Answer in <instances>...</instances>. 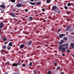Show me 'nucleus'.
Returning <instances> with one entry per match:
<instances>
[{
    "label": "nucleus",
    "instance_id": "nucleus-61",
    "mask_svg": "<svg viewBox=\"0 0 74 74\" xmlns=\"http://www.w3.org/2000/svg\"><path fill=\"white\" fill-rule=\"evenodd\" d=\"M1 32V30L0 29V32Z\"/></svg>",
    "mask_w": 74,
    "mask_h": 74
},
{
    "label": "nucleus",
    "instance_id": "nucleus-10",
    "mask_svg": "<svg viewBox=\"0 0 74 74\" xmlns=\"http://www.w3.org/2000/svg\"><path fill=\"white\" fill-rule=\"evenodd\" d=\"M25 45H24L22 44L20 46V48H23L24 47Z\"/></svg>",
    "mask_w": 74,
    "mask_h": 74
},
{
    "label": "nucleus",
    "instance_id": "nucleus-59",
    "mask_svg": "<svg viewBox=\"0 0 74 74\" xmlns=\"http://www.w3.org/2000/svg\"><path fill=\"white\" fill-rule=\"evenodd\" d=\"M40 37H42V36H40Z\"/></svg>",
    "mask_w": 74,
    "mask_h": 74
},
{
    "label": "nucleus",
    "instance_id": "nucleus-4",
    "mask_svg": "<svg viewBox=\"0 0 74 74\" xmlns=\"http://www.w3.org/2000/svg\"><path fill=\"white\" fill-rule=\"evenodd\" d=\"M71 47L72 48V49H74V44L73 43H71Z\"/></svg>",
    "mask_w": 74,
    "mask_h": 74
},
{
    "label": "nucleus",
    "instance_id": "nucleus-7",
    "mask_svg": "<svg viewBox=\"0 0 74 74\" xmlns=\"http://www.w3.org/2000/svg\"><path fill=\"white\" fill-rule=\"evenodd\" d=\"M65 35L64 34H60L59 36V37H63V36H64Z\"/></svg>",
    "mask_w": 74,
    "mask_h": 74
},
{
    "label": "nucleus",
    "instance_id": "nucleus-48",
    "mask_svg": "<svg viewBox=\"0 0 74 74\" xmlns=\"http://www.w3.org/2000/svg\"><path fill=\"white\" fill-rule=\"evenodd\" d=\"M67 14L68 15H69V14H70V13L68 12Z\"/></svg>",
    "mask_w": 74,
    "mask_h": 74
},
{
    "label": "nucleus",
    "instance_id": "nucleus-22",
    "mask_svg": "<svg viewBox=\"0 0 74 74\" xmlns=\"http://www.w3.org/2000/svg\"><path fill=\"white\" fill-rule=\"evenodd\" d=\"M7 48H8V50H10V49H11V47H9V46H8L7 47Z\"/></svg>",
    "mask_w": 74,
    "mask_h": 74
},
{
    "label": "nucleus",
    "instance_id": "nucleus-16",
    "mask_svg": "<svg viewBox=\"0 0 74 74\" xmlns=\"http://www.w3.org/2000/svg\"><path fill=\"white\" fill-rule=\"evenodd\" d=\"M30 3L32 5H35V4H36V3H35L32 2H30Z\"/></svg>",
    "mask_w": 74,
    "mask_h": 74
},
{
    "label": "nucleus",
    "instance_id": "nucleus-35",
    "mask_svg": "<svg viewBox=\"0 0 74 74\" xmlns=\"http://www.w3.org/2000/svg\"><path fill=\"white\" fill-rule=\"evenodd\" d=\"M25 12H27L28 11V10L27 9H26L25 10Z\"/></svg>",
    "mask_w": 74,
    "mask_h": 74
},
{
    "label": "nucleus",
    "instance_id": "nucleus-54",
    "mask_svg": "<svg viewBox=\"0 0 74 74\" xmlns=\"http://www.w3.org/2000/svg\"><path fill=\"white\" fill-rule=\"evenodd\" d=\"M72 56L73 57V58H74V55H73Z\"/></svg>",
    "mask_w": 74,
    "mask_h": 74
},
{
    "label": "nucleus",
    "instance_id": "nucleus-18",
    "mask_svg": "<svg viewBox=\"0 0 74 74\" xmlns=\"http://www.w3.org/2000/svg\"><path fill=\"white\" fill-rule=\"evenodd\" d=\"M3 40L4 41H5L7 40V38L5 37H4L3 38Z\"/></svg>",
    "mask_w": 74,
    "mask_h": 74
},
{
    "label": "nucleus",
    "instance_id": "nucleus-38",
    "mask_svg": "<svg viewBox=\"0 0 74 74\" xmlns=\"http://www.w3.org/2000/svg\"><path fill=\"white\" fill-rule=\"evenodd\" d=\"M39 45H41V46H42V43H39Z\"/></svg>",
    "mask_w": 74,
    "mask_h": 74
},
{
    "label": "nucleus",
    "instance_id": "nucleus-31",
    "mask_svg": "<svg viewBox=\"0 0 74 74\" xmlns=\"http://www.w3.org/2000/svg\"><path fill=\"white\" fill-rule=\"evenodd\" d=\"M69 29H69V28L67 27V28H66V31H68V30H69Z\"/></svg>",
    "mask_w": 74,
    "mask_h": 74
},
{
    "label": "nucleus",
    "instance_id": "nucleus-43",
    "mask_svg": "<svg viewBox=\"0 0 74 74\" xmlns=\"http://www.w3.org/2000/svg\"><path fill=\"white\" fill-rule=\"evenodd\" d=\"M62 56H65V54H62Z\"/></svg>",
    "mask_w": 74,
    "mask_h": 74
},
{
    "label": "nucleus",
    "instance_id": "nucleus-13",
    "mask_svg": "<svg viewBox=\"0 0 74 74\" xmlns=\"http://www.w3.org/2000/svg\"><path fill=\"white\" fill-rule=\"evenodd\" d=\"M10 15L12 16H13V17H15V16L14 15V14L12 13L10 14Z\"/></svg>",
    "mask_w": 74,
    "mask_h": 74
},
{
    "label": "nucleus",
    "instance_id": "nucleus-60",
    "mask_svg": "<svg viewBox=\"0 0 74 74\" xmlns=\"http://www.w3.org/2000/svg\"><path fill=\"white\" fill-rule=\"evenodd\" d=\"M45 28V27H44V28H43V29H44Z\"/></svg>",
    "mask_w": 74,
    "mask_h": 74
},
{
    "label": "nucleus",
    "instance_id": "nucleus-39",
    "mask_svg": "<svg viewBox=\"0 0 74 74\" xmlns=\"http://www.w3.org/2000/svg\"><path fill=\"white\" fill-rule=\"evenodd\" d=\"M38 32H40V31H37L36 32V33H37H37H38Z\"/></svg>",
    "mask_w": 74,
    "mask_h": 74
},
{
    "label": "nucleus",
    "instance_id": "nucleus-44",
    "mask_svg": "<svg viewBox=\"0 0 74 74\" xmlns=\"http://www.w3.org/2000/svg\"><path fill=\"white\" fill-rule=\"evenodd\" d=\"M15 34H18V32H16L15 33Z\"/></svg>",
    "mask_w": 74,
    "mask_h": 74
},
{
    "label": "nucleus",
    "instance_id": "nucleus-21",
    "mask_svg": "<svg viewBox=\"0 0 74 74\" xmlns=\"http://www.w3.org/2000/svg\"><path fill=\"white\" fill-rule=\"evenodd\" d=\"M51 74V71H49L47 72V74Z\"/></svg>",
    "mask_w": 74,
    "mask_h": 74
},
{
    "label": "nucleus",
    "instance_id": "nucleus-26",
    "mask_svg": "<svg viewBox=\"0 0 74 74\" xmlns=\"http://www.w3.org/2000/svg\"><path fill=\"white\" fill-rule=\"evenodd\" d=\"M37 4H38V5H40V4H41V2H37Z\"/></svg>",
    "mask_w": 74,
    "mask_h": 74
},
{
    "label": "nucleus",
    "instance_id": "nucleus-64",
    "mask_svg": "<svg viewBox=\"0 0 74 74\" xmlns=\"http://www.w3.org/2000/svg\"><path fill=\"white\" fill-rule=\"evenodd\" d=\"M45 22L43 21V22Z\"/></svg>",
    "mask_w": 74,
    "mask_h": 74
},
{
    "label": "nucleus",
    "instance_id": "nucleus-19",
    "mask_svg": "<svg viewBox=\"0 0 74 74\" xmlns=\"http://www.w3.org/2000/svg\"><path fill=\"white\" fill-rule=\"evenodd\" d=\"M3 49H5L6 48V45H4L3 47Z\"/></svg>",
    "mask_w": 74,
    "mask_h": 74
},
{
    "label": "nucleus",
    "instance_id": "nucleus-27",
    "mask_svg": "<svg viewBox=\"0 0 74 74\" xmlns=\"http://www.w3.org/2000/svg\"><path fill=\"white\" fill-rule=\"evenodd\" d=\"M20 65V63L19 62H17L16 64V65L17 66H18V65Z\"/></svg>",
    "mask_w": 74,
    "mask_h": 74
},
{
    "label": "nucleus",
    "instance_id": "nucleus-34",
    "mask_svg": "<svg viewBox=\"0 0 74 74\" xmlns=\"http://www.w3.org/2000/svg\"><path fill=\"white\" fill-rule=\"evenodd\" d=\"M61 42L62 43H63L64 42V41L63 40H61Z\"/></svg>",
    "mask_w": 74,
    "mask_h": 74
},
{
    "label": "nucleus",
    "instance_id": "nucleus-47",
    "mask_svg": "<svg viewBox=\"0 0 74 74\" xmlns=\"http://www.w3.org/2000/svg\"><path fill=\"white\" fill-rule=\"evenodd\" d=\"M34 0H31V1H32V2H33Z\"/></svg>",
    "mask_w": 74,
    "mask_h": 74
},
{
    "label": "nucleus",
    "instance_id": "nucleus-17",
    "mask_svg": "<svg viewBox=\"0 0 74 74\" xmlns=\"http://www.w3.org/2000/svg\"><path fill=\"white\" fill-rule=\"evenodd\" d=\"M32 42L31 41H30L28 43V45H31V44H32Z\"/></svg>",
    "mask_w": 74,
    "mask_h": 74
},
{
    "label": "nucleus",
    "instance_id": "nucleus-23",
    "mask_svg": "<svg viewBox=\"0 0 74 74\" xmlns=\"http://www.w3.org/2000/svg\"><path fill=\"white\" fill-rule=\"evenodd\" d=\"M11 1L12 3H15V0H11Z\"/></svg>",
    "mask_w": 74,
    "mask_h": 74
},
{
    "label": "nucleus",
    "instance_id": "nucleus-14",
    "mask_svg": "<svg viewBox=\"0 0 74 74\" xmlns=\"http://www.w3.org/2000/svg\"><path fill=\"white\" fill-rule=\"evenodd\" d=\"M36 53L34 52H33V53H32L31 54V56H33V55H36Z\"/></svg>",
    "mask_w": 74,
    "mask_h": 74
},
{
    "label": "nucleus",
    "instance_id": "nucleus-25",
    "mask_svg": "<svg viewBox=\"0 0 74 74\" xmlns=\"http://www.w3.org/2000/svg\"><path fill=\"white\" fill-rule=\"evenodd\" d=\"M67 5L69 6V7H70V6L71 5V3H68Z\"/></svg>",
    "mask_w": 74,
    "mask_h": 74
},
{
    "label": "nucleus",
    "instance_id": "nucleus-42",
    "mask_svg": "<svg viewBox=\"0 0 74 74\" xmlns=\"http://www.w3.org/2000/svg\"><path fill=\"white\" fill-rule=\"evenodd\" d=\"M6 64H8V65H9V64H10V63H9V62H8L6 63Z\"/></svg>",
    "mask_w": 74,
    "mask_h": 74
},
{
    "label": "nucleus",
    "instance_id": "nucleus-6",
    "mask_svg": "<svg viewBox=\"0 0 74 74\" xmlns=\"http://www.w3.org/2000/svg\"><path fill=\"white\" fill-rule=\"evenodd\" d=\"M62 45L64 47L66 46H69V44L66 43V44H63Z\"/></svg>",
    "mask_w": 74,
    "mask_h": 74
},
{
    "label": "nucleus",
    "instance_id": "nucleus-52",
    "mask_svg": "<svg viewBox=\"0 0 74 74\" xmlns=\"http://www.w3.org/2000/svg\"><path fill=\"white\" fill-rule=\"evenodd\" d=\"M4 29L6 30V27H5Z\"/></svg>",
    "mask_w": 74,
    "mask_h": 74
},
{
    "label": "nucleus",
    "instance_id": "nucleus-33",
    "mask_svg": "<svg viewBox=\"0 0 74 74\" xmlns=\"http://www.w3.org/2000/svg\"><path fill=\"white\" fill-rule=\"evenodd\" d=\"M67 52L68 53H70V50H67Z\"/></svg>",
    "mask_w": 74,
    "mask_h": 74
},
{
    "label": "nucleus",
    "instance_id": "nucleus-45",
    "mask_svg": "<svg viewBox=\"0 0 74 74\" xmlns=\"http://www.w3.org/2000/svg\"><path fill=\"white\" fill-rule=\"evenodd\" d=\"M58 32H60L61 31L60 29H58Z\"/></svg>",
    "mask_w": 74,
    "mask_h": 74
},
{
    "label": "nucleus",
    "instance_id": "nucleus-49",
    "mask_svg": "<svg viewBox=\"0 0 74 74\" xmlns=\"http://www.w3.org/2000/svg\"><path fill=\"white\" fill-rule=\"evenodd\" d=\"M67 21H68V22H69V19H67Z\"/></svg>",
    "mask_w": 74,
    "mask_h": 74
},
{
    "label": "nucleus",
    "instance_id": "nucleus-46",
    "mask_svg": "<svg viewBox=\"0 0 74 74\" xmlns=\"http://www.w3.org/2000/svg\"><path fill=\"white\" fill-rule=\"evenodd\" d=\"M17 28H16V27L15 28V29H14V30H16V29Z\"/></svg>",
    "mask_w": 74,
    "mask_h": 74
},
{
    "label": "nucleus",
    "instance_id": "nucleus-62",
    "mask_svg": "<svg viewBox=\"0 0 74 74\" xmlns=\"http://www.w3.org/2000/svg\"><path fill=\"white\" fill-rule=\"evenodd\" d=\"M37 48H38V47Z\"/></svg>",
    "mask_w": 74,
    "mask_h": 74
},
{
    "label": "nucleus",
    "instance_id": "nucleus-28",
    "mask_svg": "<svg viewBox=\"0 0 74 74\" xmlns=\"http://www.w3.org/2000/svg\"><path fill=\"white\" fill-rule=\"evenodd\" d=\"M22 66L23 67H25V66H26V64H23L22 65Z\"/></svg>",
    "mask_w": 74,
    "mask_h": 74
},
{
    "label": "nucleus",
    "instance_id": "nucleus-24",
    "mask_svg": "<svg viewBox=\"0 0 74 74\" xmlns=\"http://www.w3.org/2000/svg\"><path fill=\"white\" fill-rule=\"evenodd\" d=\"M64 8L66 10H67V9H68V8L66 6H65L64 7Z\"/></svg>",
    "mask_w": 74,
    "mask_h": 74
},
{
    "label": "nucleus",
    "instance_id": "nucleus-2",
    "mask_svg": "<svg viewBox=\"0 0 74 74\" xmlns=\"http://www.w3.org/2000/svg\"><path fill=\"white\" fill-rule=\"evenodd\" d=\"M4 25V23H1L0 24V28L1 29V28H3V26Z\"/></svg>",
    "mask_w": 74,
    "mask_h": 74
},
{
    "label": "nucleus",
    "instance_id": "nucleus-8",
    "mask_svg": "<svg viewBox=\"0 0 74 74\" xmlns=\"http://www.w3.org/2000/svg\"><path fill=\"white\" fill-rule=\"evenodd\" d=\"M0 7H1V8H5V6L4 5H0Z\"/></svg>",
    "mask_w": 74,
    "mask_h": 74
},
{
    "label": "nucleus",
    "instance_id": "nucleus-36",
    "mask_svg": "<svg viewBox=\"0 0 74 74\" xmlns=\"http://www.w3.org/2000/svg\"><path fill=\"white\" fill-rule=\"evenodd\" d=\"M59 44H62V42H61H61H59Z\"/></svg>",
    "mask_w": 74,
    "mask_h": 74
},
{
    "label": "nucleus",
    "instance_id": "nucleus-32",
    "mask_svg": "<svg viewBox=\"0 0 74 74\" xmlns=\"http://www.w3.org/2000/svg\"><path fill=\"white\" fill-rule=\"evenodd\" d=\"M42 11H43V12H44L45 11V9L43 8L42 9Z\"/></svg>",
    "mask_w": 74,
    "mask_h": 74
},
{
    "label": "nucleus",
    "instance_id": "nucleus-57",
    "mask_svg": "<svg viewBox=\"0 0 74 74\" xmlns=\"http://www.w3.org/2000/svg\"><path fill=\"white\" fill-rule=\"evenodd\" d=\"M64 74V73L63 72H62L61 73V74Z\"/></svg>",
    "mask_w": 74,
    "mask_h": 74
},
{
    "label": "nucleus",
    "instance_id": "nucleus-1",
    "mask_svg": "<svg viewBox=\"0 0 74 74\" xmlns=\"http://www.w3.org/2000/svg\"><path fill=\"white\" fill-rule=\"evenodd\" d=\"M59 50L60 51H61L62 52H65L66 51V49L62 45H59Z\"/></svg>",
    "mask_w": 74,
    "mask_h": 74
},
{
    "label": "nucleus",
    "instance_id": "nucleus-12",
    "mask_svg": "<svg viewBox=\"0 0 74 74\" xmlns=\"http://www.w3.org/2000/svg\"><path fill=\"white\" fill-rule=\"evenodd\" d=\"M1 52H4V53H6V52H7V51H4V50H1Z\"/></svg>",
    "mask_w": 74,
    "mask_h": 74
},
{
    "label": "nucleus",
    "instance_id": "nucleus-20",
    "mask_svg": "<svg viewBox=\"0 0 74 74\" xmlns=\"http://www.w3.org/2000/svg\"><path fill=\"white\" fill-rule=\"evenodd\" d=\"M47 3H49L51 1H50V0H47Z\"/></svg>",
    "mask_w": 74,
    "mask_h": 74
},
{
    "label": "nucleus",
    "instance_id": "nucleus-40",
    "mask_svg": "<svg viewBox=\"0 0 74 74\" xmlns=\"http://www.w3.org/2000/svg\"><path fill=\"white\" fill-rule=\"evenodd\" d=\"M34 74H36V71H34Z\"/></svg>",
    "mask_w": 74,
    "mask_h": 74
},
{
    "label": "nucleus",
    "instance_id": "nucleus-50",
    "mask_svg": "<svg viewBox=\"0 0 74 74\" xmlns=\"http://www.w3.org/2000/svg\"><path fill=\"white\" fill-rule=\"evenodd\" d=\"M68 27H69H69H71V26H69Z\"/></svg>",
    "mask_w": 74,
    "mask_h": 74
},
{
    "label": "nucleus",
    "instance_id": "nucleus-51",
    "mask_svg": "<svg viewBox=\"0 0 74 74\" xmlns=\"http://www.w3.org/2000/svg\"><path fill=\"white\" fill-rule=\"evenodd\" d=\"M57 69H60V68H59V67H57Z\"/></svg>",
    "mask_w": 74,
    "mask_h": 74
},
{
    "label": "nucleus",
    "instance_id": "nucleus-53",
    "mask_svg": "<svg viewBox=\"0 0 74 74\" xmlns=\"http://www.w3.org/2000/svg\"><path fill=\"white\" fill-rule=\"evenodd\" d=\"M11 34H14V33H13L11 32Z\"/></svg>",
    "mask_w": 74,
    "mask_h": 74
},
{
    "label": "nucleus",
    "instance_id": "nucleus-3",
    "mask_svg": "<svg viewBox=\"0 0 74 74\" xmlns=\"http://www.w3.org/2000/svg\"><path fill=\"white\" fill-rule=\"evenodd\" d=\"M22 6V4L20 3L17 4L16 5V7H21Z\"/></svg>",
    "mask_w": 74,
    "mask_h": 74
},
{
    "label": "nucleus",
    "instance_id": "nucleus-15",
    "mask_svg": "<svg viewBox=\"0 0 74 74\" xmlns=\"http://www.w3.org/2000/svg\"><path fill=\"white\" fill-rule=\"evenodd\" d=\"M12 66H16V63H14L12 64Z\"/></svg>",
    "mask_w": 74,
    "mask_h": 74
},
{
    "label": "nucleus",
    "instance_id": "nucleus-58",
    "mask_svg": "<svg viewBox=\"0 0 74 74\" xmlns=\"http://www.w3.org/2000/svg\"><path fill=\"white\" fill-rule=\"evenodd\" d=\"M14 74H17V73H15Z\"/></svg>",
    "mask_w": 74,
    "mask_h": 74
},
{
    "label": "nucleus",
    "instance_id": "nucleus-5",
    "mask_svg": "<svg viewBox=\"0 0 74 74\" xmlns=\"http://www.w3.org/2000/svg\"><path fill=\"white\" fill-rule=\"evenodd\" d=\"M57 7L55 6H53L52 8L53 10H55L56 9Z\"/></svg>",
    "mask_w": 74,
    "mask_h": 74
},
{
    "label": "nucleus",
    "instance_id": "nucleus-11",
    "mask_svg": "<svg viewBox=\"0 0 74 74\" xmlns=\"http://www.w3.org/2000/svg\"><path fill=\"white\" fill-rule=\"evenodd\" d=\"M12 42H10L9 44V46H10V47H12Z\"/></svg>",
    "mask_w": 74,
    "mask_h": 74
},
{
    "label": "nucleus",
    "instance_id": "nucleus-55",
    "mask_svg": "<svg viewBox=\"0 0 74 74\" xmlns=\"http://www.w3.org/2000/svg\"><path fill=\"white\" fill-rule=\"evenodd\" d=\"M54 65H56V63H54Z\"/></svg>",
    "mask_w": 74,
    "mask_h": 74
},
{
    "label": "nucleus",
    "instance_id": "nucleus-63",
    "mask_svg": "<svg viewBox=\"0 0 74 74\" xmlns=\"http://www.w3.org/2000/svg\"><path fill=\"white\" fill-rule=\"evenodd\" d=\"M60 38H62L61 37H60Z\"/></svg>",
    "mask_w": 74,
    "mask_h": 74
},
{
    "label": "nucleus",
    "instance_id": "nucleus-29",
    "mask_svg": "<svg viewBox=\"0 0 74 74\" xmlns=\"http://www.w3.org/2000/svg\"><path fill=\"white\" fill-rule=\"evenodd\" d=\"M30 67H31L32 66V62H30L29 64Z\"/></svg>",
    "mask_w": 74,
    "mask_h": 74
},
{
    "label": "nucleus",
    "instance_id": "nucleus-30",
    "mask_svg": "<svg viewBox=\"0 0 74 74\" xmlns=\"http://www.w3.org/2000/svg\"><path fill=\"white\" fill-rule=\"evenodd\" d=\"M65 49H68L69 48V46H65Z\"/></svg>",
    "mask_w": 74,
    "mask_h": 74
},
{
    "label": "nucleus",
    "instance_id": "nucleus-9",
    "mask_svg": "<svg viewBox=\"0 0 74 74\" xmlns=\"http://www.w3.org/2000/svg\"><path fill=\"white\" fill-rule=\"evenodd\" d=\"M63 39L64 41H67L68 39L67 38V37H64L63 38Z\"/></svg>",
    "mask_w": 74,
    "mask_h": 74
},
{
    "label": "nucleus",
    "instance_id": "nucleus-56",
    "mask_svg": "<svg viewBox=\"0 0 74 74\" xmlns=\"http://www.w3.org/2000/svg\"><path fill=\"white\" fill-rule=\"evenodd\" d=\"M5 74H8V73H5Z\"/></svg>",
    "mask_w": 74,
    "mask_h": 74
},
{
    "label": "nucleus",
    "instance_id": "nucleus-41",
    "mask_svg": "<svg viewBox=\"0 0 74 74\" xmlns=\"http://www.w3.org/2000/svg\"><path fill=\"white\" fill-rule=\"evenodd\" d=\"M24 33L25 34H28V33L27 32H24Z\"/></svg>",
    "mask_w": 74,
    "mask_h": 74
},
{
    "label": "nucleus",
    "instance_id": "nucleus-37",
    "mask_svg": "<svg viewBox=\"0 0 74 74\" xmlns=\"http://www.w3.org/2000/svg\"><path fill=\"white\" fill-rule=\"evenodd\" d=\"M30 20H33V18L32 17H31L30 18Z\"/></svg>",
    "mask_w": 74,
    "mask_h": 74
}]
</instances>
